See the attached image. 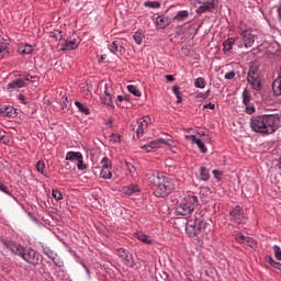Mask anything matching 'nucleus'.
<instances>
[{"instance_id": "f257e3e1", "label": "nucleus", "mask_w": 281, "mask_h": 281, "mask_svg": "<svg viewBox=\"0 0 281 281\" xmlns=\"http://www.w3.org/2000/svg\"><path fill=\"white\" fill-rule=\"evenodd\" d=\"M145 182L154 189L155 196L166 199L175 191V180L159 171H148L145 175Z\"/></svg>"}, {"instance_id": "f03ea898", "label": "nucleus", "mask_w": 281, "mask_h": 281, "mask_svg": "<svg viewBox=\"0 0 281 281\" xmlns=\"http://www.w3.org/2000/svg\"><path fill=\"white\" fill-rule=\"evenodd\" d=\"M279 126H281V120L278 114H263L250 119L251 131L260 135H272Z\"/></svg>"}, {"instance_id": "7ed1b4c3", "label": "nucleus", "mask_w": 281, "mask_h": 281, "mask_svg": "<svg viewBox=\"0 0 281 281\" xmlns=\"http://www.w3.org/2000/svg\"><path fill=\"white\" fill-rule=\"evenodd\" d=\"M4 247L12 251V254H15V256H21L25 262H29V265H38V254L36 250L32 248H23V246L15 244L13 241H4Z\"/></svg>"}, {"instance_id": "20e7f679", "label": "nucleus", "mask_w": 281, "mask_h": 281, "mask_svg": "<svg viewBox=\"0 0 281 281\" xmlns=\"http://www.w3.org/2000/svg\"><path fill=\"white\" fill-rule=\"evenodd\" d=\"M199 205V198L194 195V193H189L179 202L176 207V214L178 216H188V214H192L194 212V207Z\"/></svg>"}, {"instance_id": "39448f33", "label": "nucleus", "mask_w": 281, "mask_h": 281, "mask_svg": "<svg viewBox=\"0 0 281 281\" xmlns=\"http://www.w3.org/2000/svg\"><path fill=\"white\" fill-rule=\"evenodd\" d=\"M108 49L115 56H124L126 54V40L116 38L108 46Z\"/></svg>"}, {"instance_id": "423d86ee", "label": "nucleus", "mask_w": 281, "mask_h": 281, "mask_svg": "<svg viewBox=\"0 0 281 281\" xmlns=\"http://www.w3.org/2000/svg\"><path fill=\"white\" fill-rule=\"evenodd\" d=\"M247 82L252 87L255 91H260L262 89V83L260 80V75H258V70L251 67L248 71Z\"/></svg>"}, {"instance_id": "0eeeda50", "label": "nucleus", "mask_w": 281, "mask_h": 281, "mask_svg": "<svg viewBox=\"0 0 281 281\" xmlns=\"http://www.w3.org/2000/svg\"><path fill=\"white\" fill-rule=\"evenodd\" d=\"M239 30H240V36L243 38L244 47L246 48L251 47L254 43H256V37L249 31L251 29H246L245 25L240 24Z\"/></svg>"}, {"instance_id": "6e6552de", "label": "nucleus", "mask_w": 281, "mask_h": 281, "mask_svg": "<svg viewBox=\"0 0 281 281\" xmlns=\"http://www.w3.org/2000/svg\"><path fill=\"white\" fill-rule=\"evenodd\" d=\"M170 139L166 140L165 138H158L156 140H151L146 145L142 146V150H146V153H155V150L161 148V145L170 146Z\"/></svg>"}, {"instance_id": "1a4fd4ad", "label": "nucleus", "mask_w": 281, "mask_h": 281, "mask_svg": "<svg viewBox=\"0 0 281 281\" xmlns=\"http://www.w3.org/2000/svg\"><path fill=\"white\" fill-rule=\"evenodd\" d=\"M231 221L237 225H243L247 222L243 207L236 206L233 211H231Z\"/></svg>"}, {"instance_id": "9d476101", "label": "nucleus", "mask_w": 281, "mask_h": 281, "mask_svg": "<svg viewBox=\"0 0 281 281\" xmlns=\"http://www.w3.org/2000/svg\"><path fill=\"white\" fill-rule=\"evenodd\" d=\"M198 14H203V12H213V10L216 8L214 0H198Z\"/></svg>"}, {"instance_id": "9b49d317", "label": "nucleus", "mask_w": 281, "mask_h": 281, "mask_svg": "<svg viewBox=\"0 0 281 281\" xmlns=\"http://www.w3.org/2000/svg\"><path fill=\"white\" fill-rule=\"evenodd\" d=\"M101 165H102V169L100 172V177L102 179H111L113 177V173L111 172V160L104 157L101 160Z\"/></svg>"}, {"instance_id": "f8f14e48", "label": "nucleus", "mask_w": 281, "mask_h": 281, "mask_svg": "<svg viewBox=\"0 0 281 281\" xmlns=\"http://www.w3.org/2000/svg\"><path fill=\"white\" fill-rule=\"evenodd\" d=\"M114 254L122 258L125 261L127 267H135V261L133 260V255L128 254V251L124 250L123 248H119L114 250Z\"/></svg>"}, {"instance_id": "ddd939ff", "label": "nucleus", "mask_w": 281, "mask_h": 281, "mask_svg": "<svg viewBox=\"0 0 281 281\" xmlns=\"http://www.w3.org/2000/svg\"><path fill=\"white\" fill-rule=\"evenodd\" d=\"M186 232H187V234H189V236L191 238H194V236H199L200 231H199V224L196 222V217H195L194 222L192 220H190L187 223Z\"/></svg>"}, {"instance_id": "4468645a", "label": "nucleus", "mask_w": 281, "mask_h": 281, "mask_svg": "<svg viewBox=\"0 0 281 281\" xmlns=\"http://www.w3.org/2000/svg\"><path fill=\"white\" fill-rule=\"evenodd\" d=\"M148 124H150V116H144L137 121L136 135H144V131L148 128Z\"/></svg>"}, {"instance_id": "2eb2a0df", "label": "nucleus", "mask_w": 281, "mask_h": 281, "mask_svg": "<svg viewBox=\"0 0 281 281\" xmlns=\"http://www.w3.org/2000/svg\"><path fill=\"white\" fill-rule=\"evenodd\" d=\"M235 240L241 245H247V247H251L252 249L256 247V240L249 236L243 235V233H238L235 237Z\"/></svg>"}, {"instance_id": "dca6fc26", "label": "nucleus", "mask_w": 281, "mask_h": 281, "mask_svg": "<svg viewBox=\"0 0 281 281\" xmlns=\"http://www.w3.org/2000/svg\"><path fill=\"white\" fill-rule=\"evenodd\" d=\"M102 104H105L106 106H111V109H115V104L113 103V97L111 95V92H109V86L105 85L104 93L101 98Z\"/></svg>"}, {"instance_id": "f3484780", "label": "nucleus", "mask_w": 281, "mask_h": 281, "mask_svg": "<svg viewBox=\"0 0 281 281\" xmlns=\"http://www.w3.org/2000/svg\"><path fill=\"white\" fill-rule=\"evenodd\" d=\"M23 87H27L25 79H23V75H20L19 79H15L8 83L7 89H23Z\"/></svg>"}, {"instance_id": "a211bd4d", "label": "nucleus", "mask_w": 281, "mask_h": 281, "mask_svg": "<svg viewBox=\"0 0 281 281\" xmlns=\"http://www.w3.org/2000/svg\"><path fill=\"white\" fill-rule=\"evenodd\" d=\"M196 222L198 232H200V234H210V232H212V224L199 218H196Z\"/></svg>"}, {"instance_id": "6ab92c4d", "label": "nucleus", "mask_w": 281, "mask_h": 281, "mask_svg": "<svg viewBox=\"0 0 281 281\" xmlns=\"http://www.w3.org/2000/svg\"><path fill=\"white\" fill-rule=\"evenodd\" d=\"M121 192H123V194H126L127 196H131V194L142 192V189L139 188L138 184L132 183L130 186L123 187Z\"/></svg>"}, {"instance_id": "aec40b11", "label": "nucleus", "mask_w": 281, "mask_h": 281, "mask_svg": "<svg viewBox=\"0 0 281 281\" xmlns=\"http://www.w3.org/2000/svg\"><path fill=\"white\" fill-rule=\"evenodd\" d=\"M186 137L191 144H196V146H198V148H200L201 153H207V148H205V144L203 143V140L196 138V136H194V135H190V136H186Z\"/></svg>"}, {"instance_id": "412c9836", "label": "nucleus", "mask_w": 281, "mask_h": 281, "mask_svg": "<svg viewBox=\"0 0 281 281\" xmlns=\"http://www.w3.org/2000/svg\"><path fill=\"white\" fill-rule=\"evenodd\" d=\"M79 43L76 40L72 41H65L61 44L60 50L61 52H71V49H78Z\"/></svg>"}, {"instance_id": "4be33fe9", "label": "nucleus", "mask_w": 281, "mask_h": 281, "mask_svg": "<svg viewBox=\"0 0 281 281\" xmlns=\"http://www.w3.org/2000/svg\"><path fill=\"white\" fill-rule=\"evenodd\" d=\"M172 22L170 21V18H166L164 15H159L156 19V25L157 27H159L160 30H166V27H168V25H170Z\"/></svg>"}, {"instance_id": "5701e85b", "label": "nucleus", "mask_w": 281, "mask_h": 281, "mask_svg": "<svg viewBox=\"0 0 281 281\" xmlns=\"http://www.w3.org/2000/svg\"><path fill=\"white\" fill-rule=\"evenodd\" d=\"M1 117H16V110L12 106L0 108Z\"/></svg>"}, {"instance_id": "b1692460", "label": "nucleus", "mask_w": 281, "mask_h": 281, "mask_svg": "<svg viewBox=\"0 0 281 281\" xmlns=\"http://www.w3.org/2000/svg\"><path fill=\"white\" fill-rule=\"evenodd\" d=\"M32 52H34V46L30 44L22 43L18 47V53L22 55L32 54Z\"/></svg>"}, {"instance_id": "393cba45", "label": "nucleus", "mask_w": 281, "mask_h": 281, "mask_svg": "<svg viewBox=\"0 0 281 281\" xmlns=\"http://www.w3.org/2000/svg\"><path fill=\"white\" fill-rule=\"evenodd\" d=\"M82 157L80 151H68L66 154V161H78Z\"/></svg>"}, {"instance_id": "a878e982", "label": "nucleus", "mask_w": 281, "mask_h": 281, "mask_svg": "<svg viewBox=\"0 0 281 281\" xmlns=\"http://www.w3.org/2000/svg\"><path fill=\"white\" fill-rule=\"evenodd\" d=\"M236 43V38L229 37L223 43L224 53L227 54L228 52H232V47H234Z\"/></svg>"}, {"instance_id": "bb28decb", "label": "nucleus", "mask_w": 281, "mask_h": 281, "mask_svg": "<svg viewBox=\"0 0 281 281\" xmlns=\"http://www.w3.org/2000/svg\"><path fill=\"white\" fill-rule=\"evenodd\" d=\"M272 91L274 95H281V78L278 77L273 82H272Z\"/></svg>"}, {"instance_id": "cd10ccee", "label": "nucleus", "mask_w": 281, "mask_h": 281, "mask_svg": "<svg viewBox=\"0 0 281 281\" xmlns=\"http://www.w3.org/2000/svg\"><path fill=\"white\" fill-rule=\"evenodd\" d=\"M200 179L201 181H210V169L207 167L200 168Z\"/></svg>"}, {"instance_id": "c85d7f7f", "label": "nucleus", "mask_w": 281, "mask_h": 281, "mask_svg": "<svg viewBox=\"0 0 281 281\" xmlns=\"http://www.w3.org/2000/svg\"><path fill=\"white\" fill-rule=\"evenodd\" d=\"M243 103L245 106H249V103L251 102V92L249 90L245 89L241 94Z\"/></svg>"}, {"instance_id": "c756f323", "label": "nucleus", "mask_w": 281, "mask_h": 281, "mask_svg": "<svg viewBox=\"0 0 281 281\" xmlns=\"http://www.w3.org/2000/svg\"><path fill=\"white\" fill-rule=\"evenodd\" d=\"M75 106H77V109L80 111V113H83V115H89V113H91L89 108L82 104L80 101H75Z\"/></svg>"}, {"instance_id": "7c9ffc66", "label": "nucleus", "mask_w": 281, "mask_h": 281, "mask_svg": "<svg viewBox=\"0 0 281 281\" xmlns=\"http://www.w3.org/2000/svg\"><path fill=\"white\" fill-rule=\"evenodd\" d=\"M137 238L138 240H140V243H144L145 245H153V238L144 233L137 234Z\"/></svg>"}, {"instance_id": "2f4dec72", "label": "nucleus", "mask_w": 281, "mask_h": 281, "mask_svg": "<svg viewBox=\"0 0 281 281\" xmlns=\"http://www.w3.org/2000/svg\"><path fill=\"white\" fill-rule=\"evenodd\" d=\"M145 8H150L151 10H159L161 3L159 1H146L144 2Z\"/></svg>"}, {"instance_id": "473e14b6", "label": "nucleus", "mask_w": 281, "mask_h": 281, "mask_svg": "<svg viewBox=\"0 0 281 281\" xmlns=\"http://www.w3.org/2000/svg\"><path fill=\"white\" fill-rule=\"evenodd\" d=\"M188 16H190V13L188 11H179L173 18V21H186Z\"/></svg>"}, {"instance_id": "72a5a7b5", "label": "nucleus", "mask_w": 281, "mask_h": 281, "mask_svg": "<svg viewBox=\"0 0 281 281\" xmlns=\"http://www.w3.org/2000/svg\"><path fill=\"white\" fill-rule=\"evenodd\" d=\"M127 91L130 93H132L133 95H135L136 98H142V91H139L137 89V87L133 86V85H128L127 86Z\"/></svg>"}, {"instance_id": "f704fd0d", "label": "nucleus", "mask_w": 281, "mask_h": 281, "mask_svg": "<svg viewBox=\"0 0 281 281\" xmlns=\"http://www.w3.org/2000/svg\"><path fill=\"white\" fill-rule=\"evenodd\" d=\"M206 85L207 83L205 82V79H203L202 77H199L194 81V87H196V89H205Z\"/></svg>"}, {"instance_id": "c9c22d12", "label": "nucleus", "mask_w": 281, "mask_h": 281, "mask_svg": "<svg viewBox=\"0 0 281 281\" xmlns=\"http://www.w3.org/2000/svg\"><path fill=\"white\" fill-rule=\"evenodd\" d=\"M172 92L175 93L177 98V104H181V91H179L178 86L172 87Z\"/></svg>"}, {"instance_id": "e433bc0d", "label": "nucleus", "mask_w": 281, "mask_h": 281, "mask_svg": "<svg viewBox=\"0 0 281 281\" xmlns=\"http://www.w3.org/2000/svg\"><path fill=\"white\" fill-rule=\"evenodd\" d=\"M8 42H0V54L2 56H5V54H8Z\"/></svg>"}, {"instance_id": "4c0bfd02", "label": "nucleus", "mask_w": 281, "mask_h": 281, "mask_svg": "<svg viewBox=\"0 0 281 281\" xmlns=\"http://www.w3.org/2000/svg\"><path fill=\"white\" fill-rule=\"evenodd\" d=\"M36 170L41 172V175H45L46 170H45V161L40 160L36 164Z\"/></svg>"}, {"instance_id": "58836bf2", "label": "nucleus", "mask_w": 281, "mask_h": 281, "mask_svg": "<svg viewBox=\"0 0 281 281\" xmlns=\"http://www.w3.org/2000/svg\"><path fill=\"white\" fill-rule=\"evenodd\" d=\"M52 194L55 201H63V193L58 189H53Z\"/></svg>"}, {"instance_id": "ea45409f", "label": "nucleus", "mask_w": 281, "mask_h": 281, "mask_svg": "<svg viewBox=\"0 0 281 281\" xmlns=\"http://www.w3.org/2000/svg\"><path fill=\"white\" fill-rule=\"evenodd\" d=\"M78 170H87V165H85V158L81 156L79 160H77Z\"/></svg>"}, {"instance_id": "a19ab883", "label": "nucleus", "mask_w": 281, "mask_h": 281, "mask_svg": "<svg viewBox=\"0 0 281 281\" xmlns=\"http://www.w3.org/2000/svg\"><path fill=\"white\" fill-rule=\"evenodd\" d=\"M43 254L54 260V250L49 249L48 247H43Z\"/></svg>"}, {"instance_id": "79ce46f5", "label": "nucleus", "mask_w": 281, "mask_h": 281, "mask_svg": "<svg viewBox=\"0 0 281 281\" xmlns=\"http://www.w3.org/2000/svg\"><path fill=\"white\" fill-rule=\"evenodd\" d=\"M0 192H3L4 194H8L9 196H12V193L10 192V189L3 182L0 181Z\"/></svg>"}, {"instance_id": "37998d69", "label": "nucleus", "mask_w": 281, "mask_h": 281, "mask_svg": "<svg viewBox=\"0 0 281 281\" xmlns=\"http://www.w3.org/2000/svg\"><path fill=\"white\" fill-rule=\"evenodd\" d=\"M273 251H274V258L277 260H281V248L278 245H276L273 246Z\"/></svg>"}, {"instance_id": "c03bdc74", "label": "nucleus", "mask_w": 281, "mask_h": 281, "mask_svg": "<svg viewBox=\"0 0 281 281\" xmlns=\"http://www.w3.org/2000/svg\"><path fill=\"white\" fill-rule=\"evenodd\" d=\"M64 36L65 35L63 34L61 31L56 30L53 32V37L56 38V41H63Z\"/></svg>"}, {"instance_id": "a18cd8bd", "label": "nucleus", "mask_w": 281, "mask_h": 281, "mask_svg": "<svg viewBox=\"0 0 281 281\" xmlns=\"http://www.w3.org/2000/svg\"><path fill=\"white\" fill-rule=\"evenodd\" d=\"M133 38L137 45H142V41H143L142 33H135Z\"/></svg>"}, {"instance_id": "49530a36", "label": "nucleus", "mask_w": 281, "mask_h": 281, "mask_svg": "<svg viewBox=\"0 0 281 281\" xmlns=\"http://www.w3.org/2000/svg\"><path fill=\"white\" fill-rule=\"evenodd\" d=\"M22 79L24 80V82H35L36 77L30 76V75H22Z\"/></svg>"}, {"instance_id": "de8ad7c7", "label": "nucleus", "mask_w": 281, "mask_h": 281, "mask_svg": "<svg viewBox=\"0 0 281 281\" xmlns=\"http://www.w3.org/2000/svg\"><path fill=\"white\" fill-rule=\"evenodd\" d=\"M224 78L225 80H234V78H236V71L226 72Z\"/></svg>"}, {"instance_id": "09e8293b", "label": "nucleus", "mask_w": 281, "mask_h": 281, "mask_svg": "<svg viewBox=\"0 0 281 281\" xmlns=\"http://www.w3.org/2000/svg\"><path fill=\"white\" fill-rule=\"evenodd\" d=\"M245 112L251 115V113H256V108L254 105H247Z\"/></svg>"}, {"instance_id": "8fccbe9b", "label": "nucleus", "mask_w": 281, "mask_h": 281, "mask_svg": "<svg viewBox=\"0 0 281 281\" xmlns=\"http://www.w3.org/2000/svg\"><path fill=\"white\" fill-rule=\"evenodd\" d=\"M213 175L217 179V181H221V177L223 176V172L218 170H213Z\"/></svg>"}, {"instance_id": "3c124183", "label": "nucleus", "mask_w": 281, "mask_h": 281, "mask_svg": "<svg viewBox=\"0 0 281 281\" xmlns=\"http://www.w3.org/2000/svg\"><path fill=\"white\" fill-rule=\"evenodd\" d=\"M203 109H210L211 111H214V109H216V105L213 103H207L203 106Z\"/></svg>"}, {"instance_id": "603ef678", "label": "nucleus", "mask_w": 281, "mask_h": 281, "mask_svg": "<svg viewBox=\"0 0 281 281\" xmlns=\"http://www.w3.org/2000/svg\"><path fill=\"white\" fill-rule=\"evenodd\" d=\"M272 267H273V269H278V271L281 272V263L280 262L274 261V263H272Z\"/></svg>"}, {"instance_id": "864d4df0", "label": "nucleus", "mask_w": 281, "mask_h": 281, "mask_svg": "<svg viewBox=\"0 0 281 281\" xmlns=\"http://www.w3.org/2000/svg\"><path fill=\"white\" fill-rule=\"evenodd\" d=\"M166 80H167L168 82H173V81H175V77H173L172 75H167V76H166Z\"/></svg>"}, {"instance_id": "5fc2aeb1", "label": "nucleus", "mask_w": 281, "mask_h": 281, "mask_svg": "<svg viewBox=\"0 0 281 281\" xmlns=\"http://www.w3.org/2000/svg\"><path fill=\"white\" fill-rule=\"evenodd\" d=\"M120 102H124V95H117L116 104L120 105Z\"/></svg>"}, {"instance_id": "6e6d98bb", "label": "nucleus", "mask_w": 281, "mask_h": 281, "mask_svg": "<svg viewBox=\"0 0 281 281\" xmlns=\"http://www.w3.org/2000/svg\"><path fill=\"white\" fill-rule=\"evenodd\" d=\"M18 98H19V100H20L21 102H23V104H25V95H24V94L20 93V94L18 95Z\"/></svg>"}, {"instance_id": "4d7b16f0", "label": "nucleus", "mask_w": 281, "mask_h": 281, "mask_svg": "<svg viewBox=\"0 0 281 281\" xmlns=\"http://www.w3.org/2000/svg\"><path fill=\"white\" fill-rule=\"evenodd\" d=\"M210 91H206L205 93H200L199 98H207Z\"/></svg>"}, {"instance_id": "13d9d810", "label": "nucleus", "mask_w": 281, "mask_h": 281, "mask_svg": "<svg viewBox=\"0 0 281 281\" xmlns=\"http://www.w3.org/2000/svg\"><path fill=\"white\" fill-rule=\"evenodd\" d=\"M268 263L271 265V267H273V263H276V261L273 260V258L269 257Z\"/></svg>"}, {"instance_id": "bf43d9fd", "label": "nucleus", "mask_w": 281, "mask_h": 281, "mask_svg": "<svg viewBox=\"0 0 281 281\" xmlns=\"http://www.w3.org/2000/svg\"><path fill=\"white\" fill-rule=\"evenodd\" d=\"M5 137V132L0 131V140H3Z\"/></svg>"}, {"instance_id": "052dcab7", "label": "nucleus", "mask_w": 281, "mask_h": 281, "mask_svg": "<svg viewBox=\"0 0 281 281\" xmlns=\"http://www.w3.org/2000/svg\"><path fill=\"white\" fill-rule=\"evenodd\" d=\"M123 100H125V102H128V95H123Z\"/></svg>"}, {"instance_id": "680f3d73", "label": "nucleus", "mask_w": 281, "mask_h": 281, "mask_svg": "<svg viewBox=\"0 0 281 281\" xmlns=\"http://www.w3.org/2000/svg\"><path fill=\"white\" fill-rule=\"evenodd\" d=\"M114 142H120V136H116Z\"/></svg>"}]
</instances>
